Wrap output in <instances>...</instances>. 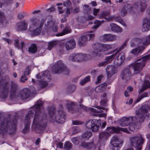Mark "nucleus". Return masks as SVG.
Instances as JSON below:
<instances>
[{"mask_svg": "<svg viewBox=\"0 0 150 150\" xmlns=\"http://www.w3.org/2000/svg\"><path fill=\"white\" fill-rule=\"evenodd\" d=\"M43 103L39 99L37 103L32 106L31 108L35 109V114L33 123L35 127V131L36 133L40 134L45 129L47 125V116L45 112H41V107Z\"/></svg>", "mask_w": 150, "mask_h": 150, "instance_id": "obj_1", "label": "nucleus"}, {"mask_svg": "<svg viewBox=\"0 0 150 150\" xmlns=\"http://www.w3.org/2000/svg\"><path fill=\"white\" fill-rule=\"evenodd\" d=\"M13 120L4 118L0 124V134L4 135L7 133L12 135L14 134L16 130L17 120L16 116Z\"/></svg>", "mask_w": 150, "mask_h": 150, "instance_id": "obj_2", "label": "nucleus"}, {"mask_svg": "<svg viewBox=\"0 0 150 150\" xmlns=\"http://www.w3.org/2000/svg\"><path fill=\"white\" fill-rule=\"evenodd\" d=\"M127 42L128 41L127 40H126L118 49L117 48L108 53V54H110L116 52L114 54L105 57V61H107V64H108V62H110L112 61L113 59L116 57V59L117 61V65L120 66L122 64L125 59V54L123 52H121L118 55V54L126 46Z\"/></svg>", "mask_w": 150, "mask_h": 150, "instance_id": "obj_3", "label": "nucleus"}, {"mask_svg": "<svg viewBox=\"0 0 150 150\" xmlns=\"http://www.w3.org/2000/svg\"><path fill=\"white\" fill-rule=\"evenodd\" d=\"M106 71L107 75V83L104 82L97 86L95 89L96 92H102L105 90L107 85L110 84L112 81L111 80V76L117 72V68L113 65L108 66L106 68Z\"/></svg>", "mask_w": 150, "mask_h": 150, "instance_id": "obj_4", "label": "nucleus"}, {"mask_svg": "<svg viewBox=\"0 0 150 150\" xmlns=\"http://www.w3.org/2000/svg\"><path fill=\"white\" fill-rule=\"evenodd\" d=\"M148 59H150V54L142 57V59H138L132 64V66L134 70V74L139 73L145 66L146 61Z\"/></svg>", "mask_w": 150, "mask_h": 150, "instance_id": "obj_5", "label": "nucleus"}, {"mask_svg": "<svg viewBox=\"0 0 150 150\" xmlns=\"http://www.w3.org/2000/svg\"><path fill=\"white\" fill-rule=\"evenodd\" d=\"M37 77L38 79H40L38 81L41 82L40 85L41 87L42 88L47 86V82L50 81L52 78L50 73L48 71H45L40 73Z\"/></svg>", "mask_w": 150, "mask_h": 150, "instance_id": "obj_6", "label": "nucleus"}, {"mask_svg": "<svg viewBox=\"0 0 150 150\" xmlns=\"http://www.w3.org/2000/svg\"><path fill=\"white\" fill-rule=\"evenodd\" d=\"M101 124L100 120L91 119L87 121L86 123V126L89 129H91L93 132H96L98 131Z\"/></svg>", "mask_w": 150, "mask_h": 150, "instance_id": "obj_7", "label": "nucleus"}, {"mask_svg": "<svg viewBox=\"0 0 150 150\" xmlns=\"http://www.w3.org/2000/svg\"><path fill=\"white\" fill-rule=\"evenodd\" d=\"M91 59V56L89 54L79 53L72 54L69 57V59L72 62H82Z\"/></svg>", "mask_w": 150, "mask_h": 150, "instance_id": "obj_8", "label": "nucleus"}, {"mask_svg": "<svg viewBox=\"0 0 150 150\" xmlns=\"http://www.w3.org/2000/svg\"><path fill=\"white\" fill-rule=\"evenodd\" d=\"M66 118V112L63 110V105H59L55 115V120L57 123H63L64 122Z\"/></svg>", "mask_w": 150, "mask_h": 150, "instance_id": "obj_9", "label": "nucleus"}, {"mask_svg": "<svg viewBox=\"0 0 150 150\" xmlns=\"http://www.w3.org/2000/svg\"><path fill=\"white\" fill-rule=\"evenodd\" d=\"M144 141L141 137L137 136L132 137V150H141Z\"/></svg>", "mask_w": 150, "mask_h": 150, "instance_id": "obj_10", "label": "nucleus"}, {"mask_svg": "<svg viewBox=\"0 0 150 150\" xmlns=\"http://www.w3.org/2000/svg\"><path fill=\"white\" fill-rule=\"evenodd\" d=\"M110 136V134L108 132H102L100 134L99 139L97 143V144L99 145L98 150H101L100 149L101 147H104L105 142Z\"/></svg>", "mask_w": 150, "mask_h": 150, "instance_id": "obj_11", "label": "nucleus"}, {"mask_svg": "<svg viewBox=\"0 0 150 150\" xmlns=\"http://www.w3.org/2000/svg\"><path fill=\"white\" fill-rule=\"evenodd\" d=\"M94 35L93 34H86L85 35H82L79 39L78 44L80 46H84L86 44L88 40L94 38Z\"/></svg>", "mask_w": 150, "mask_h": 150, "instance_id": "obj_12", "label": "nucleus"}, {"mask_svg": "<svg viewBox=\"0 0 150 150\" xmlns=\"http://www.w3.org/2000/svg\"><path fill=\"white\" fill-rule=\"evenodd\" d=\"M55 74H57L63 72L67 70V68L61 60L57 61L54 66Z\"/></svg>", "mask_w": 150, "mask_h": 150, "instance_id": "obj_13", "label": "nucleus"}, {"mask_svg": "<svg viewBox=\"0 0 150 150\" xmlns=\"http://www.w3.org/2000/svg\"><path fill=\"white\" fill-rule=\"evenodd\" d=\"M43 20H41L40 23V25L38 27H30L29 30L31 32L32 36H37L39 35L41 33L42 29L44 24Z\"/></svg>", "mask_w": 150, "mask_h": 150, "instance_id": "obj_14", "label": "nucleus"}, {"mask_svg": "<svg viewBox=\"0 0 150 150\" xmlns=\"http://www.w3.org/2000/svg\"><path fill=\"white\" fill-rule=\"evenodd\" d=\"M1 81L0 80V88L1 86H3V87L2 90L0 91V98L5 99L7 97L9 93L8 88V83L6 81L2 84L1 83Z\"/></svg>", "mask_w": 150, "mask_h": 150, "instance_id": "obj_15", "label": "nucleus"}, {"mask_svg": "<svg viewBox=\"0 0 150 150\" xmlns=\"http://www.w3.org/2000/svg\"><path fill=\"white\" fill-rule=\"evenodd\" d=\"M149 109V107L146 105H144L142 106L139 109L137 114L140 116L142 120H144L145 118V116L146 115V114L148 112Z\"/></svg>", "mask_w": 150, "mask_h": 150, "instance_id": "obj_16", "label": "nucleus"}, {"mask_svg": "<svg viewBox=\"0 0 150 150\" xmlns=\"http://www.w3.org/2000/svg\"><path fill=\"white\" fill-rule=\"evenodd\" d=\"M31 91L28 88H25L21 90L19 92V94L21 99L24 100L30 97Z\"/></svg>", "mask_w": 150, "mask_h": 150, "instance_id": "obj_17", "label": "nucleus"}, {"mask_svg": "<svg viewBox=\"0 0 150 150\" xmlns=\"http://www.w3.org/2000/svg\"><path fill=\"white\" fill-rule=\"evenodd\" d=\"M110 143L114 147L120 148L122 146L123 142L120 140L117 137L114 136L111 139Z\"/></svg>", "mask_w": 150, "mask_h": 150, "instance_id": "obj_18", "label": "nucleus"}, {"mask_svg": "<svg viewBox=\"0 0 150 150\" xmlns=\"http://www.w3.org/2000/svg\"><path fill=\"white\" fill-rule=\"evenodd\" d=\"M121 76L122 79H125L126 81L130 79L131 77V70L128 69H125L122 72Z\"/></svg>", "mask_w": 150, "mask_h": 150, "instance_id": "obj_19", "label": "nucleus"}, {"mask_svg": "<svg viewBox=\"0 0 150 150\" xmlns=\"http://www.w3.org/2000/svg\"><path fill=\"white\" fill-rule=\"evenodd\" d=\"M150 30V19L148 18H145L143 21V26L142 30L144 32Z\"/></svg>", "mask_w": 150, "mask_h": 150, "instance_id": "obj_20", "label": "nucleus"}, {"mask_svg": "<svg viewBox=\"0 0 150 150\" xmlns=\"http://www.w3.org/2000/svg\"><path fill=\"white\" fill-rule=\"evenodd\" d=\"M75 46L76 41L74 39L69 40L67 41L65 44V47L67 50L73 49Z\"/></svg>", "mask_w": 150, "mask_h": 150, "instance_id": "obj_21", "label": "nucleus"}, {"mask_svg": "<svg viewBox=\"0 0 150 150\" xmlns=\"http://www.w3.org/2000/svg\"><path fill=\"white\" fill-rule=\"evenodd\" d=\"M17 86L15 83H12L11 86L10 96L11 98H16L17 97L16 95V91Z\"/></svg>", "mask_w": 150, "mask_h": 150, "instance_id": "obj_22", "label": "nucleus"}, {"mask_svg": "<svg viewBox=\"0 0 150 150\" xmlns=\"http://www.w3.org/2000/svg\"><path fill=\"white\" fill-rule=\"evenodd\" d=\"M129 117H123L120 120V125L122 127H125L130 125V118Z\"/></svg>", "mask_w": 150, "mask_h": 150, "instance_id": "obj_23", "label": "nucleus"}, {"mask_svg": "<svg viewBox=\"0 0 150 150\" xmlns=\"http://www.w3.org/2000/svg\"><path fill=\"white\" fill-rule=\"evenodd\" d=\"M45 28H46L49 29L51 28L53 32L57 31L58 27L57 25L54 23H52L50 21H48L47 25H45Z\"/></svg>", "mask_w": 150, "mask_h": 150, "instance_id": "obj_24", "label": "nucleus"}, {"mask_svg": "<svg viewBox=\"0 0 150 150\" xmlns=\"http://www.w3.org/2000/svg\"><path fill=\"white\" fill-rule=\"evenodd\" d=\"M28 23L25 20H23L18 23L17 31L25 30L27 28Z\"/></svg>", "mask_w": 150, "mask_h": 150, "instance_id": "obj_25", "label": "nucleus"}, {"mask_svg": "<svg viewBox=\"0 0 150 150\" xmlns=\"http://www.w3.org/2000/svg\"><path fill=\"white\" fill-rule=\"evenodd\" d=\"M71 31V30L70 27L68 26H66L64 27L62 32L57 33L55 35V36L57 37L62 36L70 33Z\"/></svg>", "mask_w": 150, "mask_h": 150, "instance_id": "obj_26", "label": "nucleus"}, {"mask_svg": "<svg viewBox=\"0 0 150 150\" xmlns=\"http://www.w3.org/2000/svg\"><path fill=\"white\" fill-rule=\"evenodd\" d=\"M31 24L30 27H36L40 23V20L37 17H33L30 19Z\"/></svg>", "mask_w": 150, "mask_h": 150, "instance_id": "obj_27", "label": "nucleus"}, {"mask_svg": "<svg viewBox=\"0 0 150 150\" xmlns=\"http://www.w3.org/2000/svg\"><path fill=\"white\" fill-rule=\"evenodd\" d=\"M103 38L104 40L108 41H112L116 39L115 36L111 34H104Z\"/></svg>", "mask_w": 150, "mask_h": 150, "instance_id": "obj_28", "label": "nucleus"}, {"mask_svg": "<svg viewBox=\"0 0 150 150\" xmlns=\"http://www.w3.org/2000/svg\"><path fill=\"white\" fill-rule=\"evenodd\" d=\"M111 30L116 33H121L122 32V28L118 26L116 24L113 23L111 24Z\"/></svg>", "mask_w": 150, "mask_h": 150, "instance_id": "obj_29", "label": "nucleus"}, {"mask_svg": "<svg viewBox=\"0 0 150 150\" xmlns=\"http://www.w3.org/2000/svg\"><path fill=\"white\" fill-rule=\"evenodd\" d=\"M110 13L108 11H103L100 12V13L98 15V17L100 18H106V17L109 16Z\"/></svg>", "mask_w": 150, "mask_h": 150, "instance_id": "obj_30", "label": "nucleus"}, {"mask_svg": "<svg viewBox=\"0 0 150 150\" xmlns=\"http://www.w3.org/2000/svg\"><path fill=\"white\" fill-rule=\"evenodd\" d=\"M48 111L49 117L52 119L55 114L56 111V108L52 106L49 107Z\"/></svg>", "mask_w": 150, "mask_h": 150, "instance_id": "obj_31", "label": "nucleus"}, {"mask_svg": "<svg viewBox=\"0 0 150 150\" xmlns=\"http://www.w3.org/2000/svg\"><path fill=\"white\" fill-rule=\"evenodd\" d=\"M75 104L74 102H71L70 103H67L66 105V108L68 111L71 113L74 112L75 111Z\"/></svg>", "mask_w": 150, "mask_h": 150, "instance_id": "obj_32", "label": "nucleus"}, {"mask_svg": "<svg viewBox=\"0 0 150 150\" xmlns=\"http://www.w3.org/2000/svg\"><path fill=\"white\" fill-rule=\"evenodd\" d=\"M14 46L18 49H21V50H23L24 45V42L23 41H22L21 42L20 44L19 43V40L16 39L14 40Z\"/></svg>", "mask_w": 150, "mask_h": 150, "instance_id": "obj_33", "label": "nucleus"}, {"mask_svg": "<svg viewBox=\"0 0 150 150\" xmlns=\"http://www.w3.org/2000/svg\"><path fill=\"white\" fill-rule=\"evenodd\" d=\"M37 51V47L35 44H32L28 48V52L29 54H35Z\"/></svg>", "mask_w": 150, "mask_h": 150, "instance_id": "obj_34", "label": "nucleus"}, {"mask_svg": "<svg viewBox=\"0 0 150 150\" xmlns=\"http://www.w3.org/2000/svg\"><path fill=\"white\" fill-rule=\"evenodd\" d=\"M35 110H30L28 111L27 114L25 115V120L26 121H30V120L33 117Z\"/></svg>", "mask_w": 150, "mask_h": 150, "instance_id": "obj_35", "label": "nucleus"}, {"mask_svg": "<svg viewBox=\"0 0 150 150\" xmlns=\"http://www.w3.org/2000/svg\"><path fill=\"white\" fill-rule=\"evenodd\" d=\"M30 123V121H26L24 120L25 128L22 130V132L23 133L25 134L28 132Z\"/></svg>", "mask_w": 150, "mask_h": 150, "instance_id": "obj_36", "label": "nucleus"}, {"mask_svg": "<svg viewBox=\"0 0 150 150\" xmlns=\"http://www.w3.org/2000/svg\"><path fill=\"white\" fill-rule=\"evenodd\" d=\"M142 43L143 44L144 43L142 40L138 38H134L133 39L132 42V47H134Z\"/></svg>", "mask_w": 150, "mask_h": 150, "instance_id": "obj_37", "label": "nucleus"}, {"mask_svg": "<svg viewBox=\"0 0 150 150\" xmlns=\"http://www.w3.org/2000/svg\"><path fill=\"white\" fill-rule=\"evenodd\" d=\"M81 146L84 148H86L88 149H91L93 147V142L86 143L85 142H83L81 143Z\"/></svg>", "mask_w": 150, "mask_h": 150, "instance_id": "obj_38", "label": "nucleus"}, {"mask_svg": "<svg viewBox=\"0 0 150 150\" xmlns=\"http://www.w3.org/2000/svg\"><path fill=\"white\" fill-rule=\"evenodd\" d=\"M143 50V46H138V47L134 49L132 51V53L137 56Z\"/></svg>", "mask_w": 150, "mask_h": 150, "instance_id": "obj_39", "label": "nucleus"}, {"mask_svg": "<svg viewBox=\"0 0 150 150\" xmlns=\"http://www.w3.org/2000/svg\"><path fill=\"white\" fill-rule=\"evenodd\" d=\"M150 88V82L147 80H145L144 81V84L142 88L140 89V91L142 92L146 90L147 88Z\"/></svg>", "mask_w": 150, "mask_h": 150, "instance_id": "obj_40", "label": "nucleus"}, {"mask_svg": "<svg viewBox=\"0 0 150 150\" xmlns=\"http://www.w3.org/2000/svg\"><path fill=\"white\" fill-rule=\"evenodd\" d=\"M79 106L80 108H81L82 109H83L86 112L90 111L91 112H97L96 109L91 108H88L87 107L84 105L82 104H80Z\"/></svg>", "mask_w": 150, "mask_h": 150, "instance_id": "obj_41", "label": "nucleus"}, {"mask_svg": "<svg viewBox=\"0 0 150 150\" xmlns=\"http://www.w3.org/2000/svg\"><path fill=\"white\" fill-rule=\"evenodd\" d=\"M112 45H106L101 44V49L100 50V52H104L107 51L112 48Z\"/></svg>", "mask_w": 150, "mask_h": 150, "instance_id": "obj_42", "label": "nucleus"}, {"mask_svg": "<svg viewBox=\"0 0 150 150\" xmlns=\"http://www.w3.org/2000/svg\"><path fill=\"white\" fill-rule=\"evenodd\" d=\"M92 135V133L91 132H86L82 135L83 139H88Z\"/></svg>", "mask_w": 150, "mask_h": 150, "instance_id": "obj_43", "label": "nucleus"}, {"mask_svg": "<svg viewBox=\"0 0 150 150\" xmlns=\"http://www.w3.org/2000/svg\"><path fill=\"white\" fill-rule=\"evenodd\" d=\"M76 88V86L75 85H69L67 87V91L69 93H71L75 91Z\"/></svg>", "mask_w": 150, "mask_h": 150, "instance_id": "obj_44", "label": "nucleus"}, {"mask_svg": "<svg viewBox=\"0 0 150 150\" xmlns=\"http://www.w3.org/2000/svg\"><path fill=\"white\" fill-rule=\"evenodd\" d=\"M115 19L116 21L120 23L124 26H126V23L124 22L123 19L120 16H117L115 17Z\"/></svg>", "mask_w": 150, "mask_h": 150, "instance_id": "obj_45", "label": "nucleus"}, {"mask_svg": "<svg viewBox=\"0 0 150 150\" xmlns=\"http://www.w3.org/2000/svg\"><path fill=\"white\" fill-rule=\"evenodd\" d=\"M57 44L58 42L57 41H53L49 42L48 46V49L50 50L54 46L57 45Z\"/></svg>", "mask_w": 150, "mask_h": 150, "instance_id": "obj_46", "label": "nucleus"}, {"mask_svg": "<svg viewBox=\"0 0 150 150\" xmlns=\"http://www.w3.org/2000/svg\"><path fill=\"white\" fill-rule=\"evenodd\" d=\"M147 4L145 2H141L139 8L140 11L142 12L144 11L147 7Z\"/></svg>", "mask_w": 150, "mask_h": 150, "instance_id": "obj_47", "label": "nucleus"}, {"mask_svg": "<svg viewBox=\"0 0 150 150\" xmlns=\"http://www.w3.org/2000/svg\"><path fill=\"white\" fill-rule=\"evenodd\" d=\"M64 147L67 150L71 149L72 147V144L69 142H66L64 144Z\"/></svg>", "mask_w": 150, "mask_h": 150, "instance_id": "obj_48", "label": "nucleus"}, {"mask_svg": "<svg viewBox=\"0 0 150 150\" xmlns=\"http://www.w3.org/2000/svg\"><path fill=\"white\" fill-rule=\"evenodd\" d=\"M101 44L96 43L92 45L93 48L97 51L100 52L101 49Z\"/></svg>", "mask_w": 150, "mask_h": 150, "instance_id": "obj_49", "label": "nucleus"}, {"mask_svg": "<svg viewBox=\"0 0 150 150\" xmlns=\"http://www.w3.org/2000/svg\"><path fill=\"white\" fill-rule=\"evenodd\" d=\"M139 128V126L137 123H132V131H137Z\"/></svg>", "mask_w": 150, "mask_h": 150, "instance_id": "obj_50", "label": "nucleus"}, {"mask_svg": "<svg viewBox=\"0 0 150 150\" xmlns=\"http://www.w3.org/2000/svg\"><path fill=\"white\" fill-rule=\"evenodd\" d=\"M27 71H24V75L22 76L20 78V80L21 82H24L25 81L27 80L28 78L26 76L27 75Z\"/></svg>", "mask_w": 150, "mask_h": 150, "instance_id": "obj_51", "label": "nucleus"}, {"mask_svg": "<svg viewBox=\"0 0 150 150\" xmlns=\"http://www.w3.org/2000/svg\"><path fill=\"white\" fill-rule=\"evenodd\" d=\"M63 5L64 6L67 7H72L71 3L70 0H67L63 3Z\"/></svg>", "mask_w": 150, "mask_h": 150, "instance_id": "obj_52", "label": "nucleus"}, {"mask_svg": "<svg viewBox=\"0 0 150 150\" xmlns=\"http://www.w3.org/2000/svg\"><path fill=\"white\" fill-rule=\"evenodd\" d=\"M148 93H144L142 94L140 96L138 97L137 100L136 101V102H139L141 99L144 97H146L147 96Z\"/></svg>", "mask_w": 150, "mask_h": 150, "instance_id": "obj_53", "label": "nucleus"}, {"mask_svg": "<svg viewBox=\"0 0 150 150\" xmlns=\"http://www.w3.org/2000/svg\"><path fill=\"white\" fill-rule=\"evenodd\" d=\"M83 123V122L76 120H73L72 121V124L73 125H82Z\"/></svg>", "mask_w": 150, "mask_h": 150, "instance_id": "obj_54", "label": "nucleus"}, {"mask_svg": "<svg viewBox=\"0 0 150 150\" xmlns=\"http://www.w3.org/2000/svg\"><path fill=\"white\" fill-rule=\"evenodd\" d=\"M120 133V127L117 126V127H114L113 133Z\"/></svg>", "mask_w": 150, "mask_h": 150, "instance_id": "obj_55", "label": "nucleus"}, {"mask_svg": "<svg viewBox=\"0 0 150 150\" xmlns=\"http://www.w3.org/2000/svg\"><path fill=\"white\" fill-rule=\"evenodd\" d=\"M114 127V126L108 127L106 129V130L108 131L111 134H113Z\"/></svg>", "mask_w": 150, "mask_h": 150, "instance_id": "obj_56", "label": "nucleus"}, {"mask_svg": "<svg viewBox=\"0 0 150 150\" xmlns=\"http://www.w3.org/2000/svg\"><path fill=\"white\" fill-rule=\"evenodd\" d=\"M107 101L108 100L106 98L104 100H101L100 102V105L102 106H105Z\"/></svg>", "mask_w": 150, "mask_h": 150, "instance_id": "obj_57", "label": "nucleus"}, {"mask_svg": "<svg viewBox=\"0 0 150 150\" xmlns=\"http://www.w3.org/2000/svg\"><path fill=\"white\" fill-rule=\"evenodd\" d=\"M144 42V44L146 45L150 44V35H148L146 38V40Z\"/></svg>", "mask_w": 150, "mask_h": 150, "instance_id": "obj_58", "label": "nucleus"}, {"mask_svg": "<svg viewBox=\"0 0 150 150\" xmlns=\"http://www.w3.org/2000/svg\"><path fill=\"white\" fill-rule=\"evenodd\" d=\"M71 140L73 143L76 145H77L79 144V141L78 140L77 137L73 138Z\"/></svg>", "mask_w": 150, "mask_h": 150, "instance_id": "obj_59", "label": "nucleus"}, {"mask_svg": "<svg viewBox=\"0 0 150 150\" xmlns=\"http://www.w3.org/2000/svg\"><path fill=\"white\" fill-rule=\"evenodd\" d=\"M107 61H104L99 63L98 64V66L99 67H105L107 65Z\"/></svg>", "mask_w": 150, "mask_h": 150, "instance_id": "obj_60", "label": "nucleus"}, {"mask_svg": "<svg viewBox=\"0 0 150 150\" xmlns=\"http://www.w3.org/2000/svg\"><path fill=\"white\" fill-rule=\"evenodd\" d=\"M104 21V20L99 21L98 20H96L94 23L95 25H96L99 27L100 25Z\"/></svg>", "mask_w": 150, "mask_h": 150, "instance_id": "obj_61", "label": "nucleus"}, {"mask_svg": "<svg viewBox=\"0 0 150 150\" xmlns=\"http://www.w3.org/2000/svg\"><path fill=\"white\" fill-rule=\"evenodd\" d=\"M100 9L99 8H94L93 10V14L95 16H96L98 13L99 12Z\"/></svg>", "mask_w": 150, "mask_h": 150, "instance_id": "obj_62", "label": "nucleus"}, {"mask_svg": "<svg viewBox=\"0 0 150 150\" xmlns=\"http://www.w3.org/2000/svg\"><path fill=\"white\" fill-rule=\"evenodd\" d=\"M72 9V7H67L66 8V13L67 15H69L70 14L71 11Z\"/></svg>", "mask_w": 150, "mask_h": 150, "instance_id": "obj_63", "label": "nucleus"}, {"mask_svg": "<svg viewBox=\"0 0 150 150\" xmlns=\"http://www.w3.org/2000/svg\"><path fill=\"white\" fill-rule=\"evenodd\" d=\"M17 18L18 19L21 20L24 18V16L23 14L21 13H19L18 14Z\"/></svg>", "mask_w": 150, "mask_h": 150, "instance_id": "obj_64", "label": "nucleus"}]
</instances>
